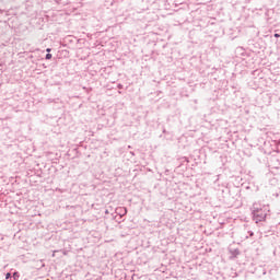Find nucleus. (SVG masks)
Wrapping results in <instances>:
<instances>
[{"label": "nucleus", "mask_w": 280, "mask_h": 280, "mask_svg": "<svg viewBox=\"0 0 280 280\" xmlns=\"http://www.w3.org/2000/svg\"><path fill=\"white\" fill-rule=\"evenodd\" d=\"M268 213H270V209L266 205H261L259 202H255L252 208V215L254 222L259 224V222H266V218H268Z\"/></svg>", "instance_id": "1"}, {"label": "nucleus", "mask_w": 280, "mask_h": 280, "mask_svg": "<svg viewBox=\"0 0 280 280\" xmlns=\"http://www.w3.org/2000/svg\"><path fill=\"white\" fill-rule=\"evenodd\" d=\"M270 167H271L272 170H280V162H279V159L273 158V159L271 160Z\"/></svg>", "instance_id": "2"}, {"label": "nucleus", "mask_w": 280, "mask_h": 280, "mask_svg": "<svg viewBox=\"0 0 280 280\" xmlns=\"http://www.w3.org/2000/svg\"><path fill=\"white\" fill-rule=\"evenodd\" d=\"M20 277H21V275L19 273V271H15V272L13 273L12 279H10V280H19Z\"/></svg>", "instance_id": "3"}, {"label": "nucleus", "mask_w": 280, "mask_h": 280, "mask_svg": "<svg viewBox=\"0 0 280 280\" xmlns=\"http://www.w3.org/2000/svg\"><path fill=\"white\" fill-rule=\"evenodd\" d=\"M278 183H279V179H277L275 177L270 179V185L276 186V185H278Z\"/></svg>", "instance_id": "4"}, {"label": "nucleus", "mask_w": 280, "mask_h": 280, "mask_svg": "<svg viewBox=\"0 0 280 280\" xmlns=\"http://www.w3.org/2000/svg\"><path fill=\"white\" fill-rule=\"evenodd\" d=\"M51 57H52L51 54L48 52V54L46 55V60H51Z\"/></svg>", "instance_id": "5"}, {"label": "nucleus", "mask_w": 280, "mask_h": 280, "mask_svg": "<svg viewBox=\"0 0 280 280\" xmlns=\"http://www.w3.org/2000/svg\"><path fill=\"white\" fill-rule=\"evenodd\" d=\"M61 253H62V255H65V256L69 255V250L62 249Z\"/></svg>", "instance_id": "6"}, {"label": "nucleus", "mask_w": 280, "mask_h": 280, "mask_svg": "<svg viewBox=\"0 0 280 280\" xmlns=\"http://www.w3.org/2000/svg\"><path fill=\"white\" fill-rule=\"evenodd\" d=\"M249 237H253V235H255V233L253 231H247Z\"/></svg>", "instance_id": "7"}, {"label": "nucleus", "mask_w": 280, "mask_h": 280, "mask_svg": "<svg viewBox=\"0 0 280 280\" xmlns=\"http://www.w3.org/2000/svg\"><path fill=\"white\" fill-rule=\"evenodd\" d=\"M11 277H12V275H11L10 272H8V273L5 275V279H11Z\"/></svg>", "instance_id": "8"}, {"label": "nucleus", "mask_w": 280, "mask_h": 280, "mask_svg": "<svg viewBox=\"0 0 280 280\" xmlns=\"http://www.w3.org/2000/svg\"><path fill=\"white\" fill-rule=\"evenodd\" d=\"M273 36H275V38H280L279 33H276Z\"/></svg>", "instance_id": "9"}, {"label": "nucleus", "mask_w": 280, "mask_h": 280, "mask_svg": "<svg viewBox=\"0 0 280 280\" xmlns=\"http://www.w3.org/2000/svg\"><path fill=\"white\" fill-rule=\"evenodd\" d=\"M56 253H58V250L52 252V257H56Z\"/></svg>", "instance_id": "10"}, {"label": "nucleus", "mask_w": 280, "mask_h": 280, "mask_svg": "<svg viewBox=\"0 0 280 280\" xmlns=\"http://www.w3.org/2000/svg\"><path fill=\"white\" fill-rule=\"evenodd\" d=\"M46 51L49 54L51 51V48H47Z\"/></svg>", "instance_id": "11"}, {"label": "nucleus", "mask_w": 280, "mask_h": 280, "mask_svg": "<svg viewBox=\"0 0 280 280\" xmlns=\"http://www.w3.org/2000/svg\"><path fill=\"white\" fill-rule=\"evenodd\" d=\"M118 89H121V84L118 85Z\"/></svg>", "instance_id": "12"}, {"label": "nucleus", "mask_w": 280, "mask_h": 280, "mask_svg": "<svg viewBox=\"0 0 280 280\" xmlns=\"http://www.w3.org/2000/svg\"><path fill=\"white\" fill-rule=\"evenodd\" d=\"M279 224H280V222H279Z\"/></svg>", "instance_id": "13"}]
</instances>
